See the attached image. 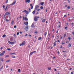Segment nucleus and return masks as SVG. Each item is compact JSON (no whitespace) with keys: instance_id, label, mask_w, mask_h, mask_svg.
Instances as JSON below:
<instances>
[{"instance_id":"f257e3e1","label":"nucleus","mask_w":74,"mask_h":74,"mask_svg":"<svg viewBox=\"0 0 74 74\" xmlns=\"http://www.w3.org/2000/svg\"><path fill=\"white\" fill-rule=\"evenodd\" d=\"M24 29L26 31H28L29 29V26H28V25L26 26Z\"/></svg>"},{"instance_id":"f03ea898","label":"nucleus","mask_w":74,"mask_h":74,"mask_svg":"<svg viewBox=\"0 0 74 74\" xmlns=\"http://www.w3.org/2000/svg\"><path fill=\"white\" fill-rule=\"evenodd\" d=\"M25 42H25V41H24L21 44H20V46H22V45L23 46V45H25Z\"/></svg>"},{"instance_id":"7ed1b4c3","label":"nucleus","mask_w":74,"mask_h":74,"mask_svg":"<svg viewBox=\"0 0 74 74\" xmlns=\"http://www.w3.org/2000/svg\"><path fill=\"white\" fill-rule=\"evenodd\" d=\"M8 42L9 43V44L13 45L15 44L14 42H10V41H8Z\"/></svg>"},{"instance_id":"20e7f679","label":"nucleus","mask_w":74,"mask_h":74,"mask_svg":"<svg viewBox=\"0 0 74 74\" xmlns=\"http://www.w3.org/2000/svg\"><path fill=\"white\" fill-rule=\"evenodd\" d=\"M3 53L1 54V56H3L4 55V53H5V51H2Z\"/></svg>"},{"instance_id":"39448f33","label":"nucleus","mask_w":74,"mask_h":74,"mask_svg":"<svg viewBox=\"0 0 74 74\" xmlns=\"http://www.w3.org/2000/svg\"><path fill=\"white\" fill-rule=\"evenodd\" d=\"M38 7H39V6L38 5H36L35 6V10H37V8H38Z\"/></svg>"},{"instance_id":"423d86ee","label":"nucleus","mask_w":74,"mask_h":74,"mask_svg":"<svg viewBox=\"0 0 74 74\" xmlns=\"http://www.w3.org/2000/svg\"><path fill=\"white\" fill-rule=\"evenodd\" d=\"M23 20H25V21H28V19H27V18H26V17H25V18L24 16H23Z\"/></svg>"},{"instance_id":"0eeeda50","label":"nucleus","mask_w":74,"mask_h":74,"mask_svg":"<svg viewBox=\"0 0 74 74\" xmlns=\"http://www.w3.org/2000/svg\"><path fill=\"white\" fill-rule=\"evenodd\" d=\"M37 20H38V18H36V17H35L34 18V21H36V22H37Z\"/></svg>"},{"instance_id":"6e6552de","label":"nucleus","mask_w":74,"mask_h":74,"mask_svg":"<svg viewBox=\"0 0 74 74\" xmlns=\"http://www.w3.org/2000/svg\"><path fill=\"white\" fill-rule=\"evenodd\" d=\"M30 1V0H26L25 2L26 3H29Z\"/></svg>"},{"instance_id":"1a4fd4ad","label":"nucleus","mask_w":74,"mask_h":74,"mask_svg":"<svg viewBox=\"0 0 74 74\" xmlns=\"http://www.w3.org/2000/svg\"><path fill=\"white\" fill-rule=\"evenodd\" d=\"M24 23L25 25H28V22H25Z\"/></svg>"},{"instance_id":"9d476101","label":"nucleus","mask_w":74,"mask_h":74,"mask_svg":"<svg viewBox=\"0 0 74 74\" xmlns=\"http://www.w3.org/2000/svg\"><path fill=\"white\" fill-rule=\"evenodd\" d=\"M9 14H10V13L8 12H6L5 13V15H9Z\"/></svg>"},{"instance_id":"9b49d317","label":"nucleus","mask_w":74,"mask_h":74,"mask_svg":"<svg viewBox=\"0 0 74 74\" xmlns=\"http://www.w3.org/2000/svg\"><path fill=\"white\" fill-rule=\"evenodd\" d=\"M16 3V1H15L14 2H13L12 4H11V5H14Z\"/></svg>"},{"instance_id":"f8f14e48","label":"nucleus","mask_w":74,"mask_h":74,"mask_svg":"<svg viewBox=\"0 0 74 74\" xmlns=\"http://www.w3.org/2000/svg\"><path fill=\"white\" fill-rule=\"evenodd\" d=\"M4 18H5V19L7 22H9V20L7 19L6 17H5Z\"/></svg>"},{"instance_id":"ddd939ff","label":"nucleus","mask_w":74,"mask_h":74,"mask_svg":"<svg viewBox=\"0 0 74 74\" xmlns=\"http://www.w3.org/2000/svg\"><path fill=\"white\" fill-rule=\"evenodd\" d=\"M44 2H43L42 3L41 2L40 3V4H41V5H44Z\"/></svg>"},{"instance_id":"4468645a","label":"nucleus","mask_w":74,"mask_h":74,"mask_svg":"<svg viewBox=\"0 0 74 74\" xmlns=\"http://www.w3.org/2000/svg\"><path fill=\"white\" fill-rule=\"evenodd\" d=\"M45 21H46V19H43L42 20V22H45Z\"/></svg>"},{"instance_id":"2eb2a0df","label":"nucleus","mask_w":74,"mask_h":74,"mask_svg":"<svg viewBox=\"0 0 74 74\" xmlns=\"http://www.w3.org/2000/svg\"><path fill=\"white\" fill-rule=\"evenodd\" d=\"M31 27H34V23H33L31 25Z\"/></svg>"},{"instance_id":"dca6fc26","label":"nucleus","mask_w":74,"mask_h":74,"mask_svg":"<svg viewBox=\"0 0 74 74\" xmlns=\"http://www.w3.org/2000/svg\"><path fill=\"white\" fill-rule=\"evenodd\" d=\"M41 39H42V38H41V37H39L38 40H41Z\"/></svg>"},{"instance_id":"f3484780","label":"nucleus","mask_w":74,"mask_h":74,"mask_svg":"<svg viewBox=\"0 0 74 74\" xmlns=\"http://www.w3.org/2000/svg\"><path fill=\"white\" fill-rule=\"evenodd\" d=\"M26 14L27 15V14H29V12H28L27 11V12H26Z\"/></svg>"},{"instance_id":"a211bd4d","label":"nucleus","mask_w":74,"mask_h":74,"mask_svg":"<svg viewBox=\"0 0 74 74\" xmlns=\"http://www.w3.org/2000/svg\"><path fill=\"white\" fill-rule=\"evenodd\" d=\"M35 12H36V10H34V11L32 12V14H35Z\"/></svg>"},{"instance_id":"6ab92c4d","label":"nucleus","mask_w":74,"mask_h":74,"mask_svg":"<svg viewBox=\"0 0 74 74\" xmlns=\"http://www.w3.org/2000/svg\"><path fill=\"white\" fill-rule=\"evenodd\" d=\"M40 8L41 10H43L44 9V8L42 6H41Z\"/></svg>"},{"instance_id":"aec40b11","label":"nucleus","mask_w":74,"mask_h":74,"mask_svg":"<svg viewBox=\"0 0 74 74\" xmlns=\"http://www.w3.org/2000/svg\"><path fill=\"white\" fill-rule=\"evenodd\" d=\"M48 69L49 70H51V67H48Z\"/></svg>"},{"instance_id":"412c9836","label":"nucleus","mask_w":74,"mask_h":74,"mask_svg":"<svg viewBox=\"0 0 74 74\" xmlns=\"http://www.w3.org/2000/svg\"><path fill=\"white\" fill-rule=\"evenodd\" d=\"M0 59L1 60L2 62H4V60H3V59L1 58Z\"/></svg>"},{"instance_id":"4be33fe9","label":"nucleus","mask_w":74,"mask_h":74,"mask_svg":"<svg viewBox=\"0 0 74 74\" xmlns=\"http://www.w3.org/2000/svg\"><path fill=\"white\" fill-rule=\"evenodd\" d=\"M53 44L54 46H56V42H54Z\"/></svg>"},{"instance_id":"5701e85b","label":"nucleus","mask_w":74,"mask_h":74,"mask_svg":"<svg viewBox=\"0 0 74 74\" xmlns=\"http://www.w3.org/2000/svg\"><path fill=\"white\" fill-rule=\"evenodd\" d=\"M68 39L69 40H71V37L70 36H69L68 37Z\"/></svg>"},{"instance_id":"b1692460","label":"nucleus","mask_w":74,"mask_h":74,"mask_svg":"<svg viewBox=\"0 0 74 74\" xmlns=\"http://www.w3.org/2000/svg\"><path fill=\"white\" fill-rule=\"evenodd\" d=\"M3 37H6V35L5 34H4L3 35V36H2Z\"/></svg>"},{"instance_id":"393cba45","label":"nucleus","mask_w":74,"mask_h":74,"mask_svg":"<svg viewBox=\"0 0 74 74\" xmlns=\"http://www.w3.org/2000/svg\"><path fill=\"white\" fill-rule=\"evenodd\" d=\"M10 56L9 55H6L5 56V58H8Z\"/></svg>"},{"instance_id":"a878e982","label":"nucleus","mask_w":74,"mask_h":74,"mask_svg":"<svg viewBox=\"0 0 74 74\" xmlns=\"http://www.w3.org/2000/svg\"><path fill=\"white\" fill-rule=\"evenodd\" d=\"M10 62V60H8L7 61H6V62Z\"/></svg>"},{"instance_id":"bb28decb","label":"nucleus","mask_w":74,"mask_h":74,"mask_svg":"<svg viewBox=\"0 0 74 74\" xmlns=\"http://www.w3.org/2000/svg\"><path fill=\"white\" fill-rule=\"evenodd\" d=\"M33 53L32 52L31 53H30V54H29V56H30V55H32V54H33Z\"/></svg>"},{"instance_id":"cd10ccee","label":"nucleus","mask_w":74,"mask_h":74,"mask_svg":"<svg viewBox=\"0 0 74 74\" xmlns=\"http://www.w3.org/2000/svg\"><path fill=\"white\" fill-rule=\"evenodd\" d=\"M7 50H8V51H10L11 50V49L8 48L7 49Z\"/></svg>"},{"instance_id":"c85d7f7f","label":"nucleus","mask_w":74,"mask_h":74,"mask_svg":"<svg viewBox=\"0 0 74 74\" xmlns=\"http://www.w3.org/2000/svg\"><path fill=\"white\" fill-rule=\"evenodd\" d=\"M14 21H12L11 23H12V25H13V24H14Z\"/></svg>"},{"instance_id":"c756f323","label":"nucleus","mask_w":74,"mask_h":74,"mask_svg":"<svg viewBox=\"0 0 74 74\" xmlns=\"http://www.w3.org/2000/svg\"><path fill=\"white\" fill-rule=\"evenodd\" d=\"M23 12H25L26 13V12H27V10H25L23 11Z\"/></svg>"},{"instance_id":"7c9ffc66","label":"nucleus","mask_w":74,"mask_h":74,"mask_svg":"<svg viewBox=\"0 0 74 74\" xmlns=\"http://www.w3.org/2000/svg\"><path fill=\"white\" fill-rule=\"evenodd\" d=\"M71 8L70 6H68L67 7L68 9H70Z\"/></svg>"},{"instance_id":"2f4dec72","label":"nucleus","mask_w":74,"mask_h":74,"mask_svg":"<svg viewBox=\"0 0 74 74\" xmlns=\"http://www.w3.org/2000/svg\"><path fill=\"white\" fill-rule=\"evenodd\" d=\"M46 12H48V8H47L46 9Z\"/></svg>"},{"instance_id":"473e14b6","label":"nucleus","mask_w":74,"mask_h":74,"mask_svg":"<svg viewBox=\"0 0 74 74\" xmlns=\"http://www.w3.org/2000/svg\"><path fill=\"white\" fill-rule=\"evenodd\" d=\"M18 71L19 73L20 72V71H21V69H19L18 70Z\"/></svg>"},{"instance_id":"72a5a7b5","label":"nucleus","mask_w":74,"mask_h":74,"mask_svg":"<svg viewBox=\"0 0 74 74\" xmlns=\"http://www.w3.org/2000/svg\"><path fill=\"white\" fill-rule=\"evenodd\" d=\"M65 29L66 30H67V27H65Z\"/></svg>"},{"instance_id":"f704fd0d","label":"nucleus","mask_w":74,"mask_h":74,"mask_svg":"<svg viewBox=\"0 0 74 74\" xmlns=\"http://www.w3.org/2000/svg\"><path fill=\"white\" fill-rule=\"evenodd\" d=\"M34 33H36V34H37V33H38V32L37 31H35L34 32Z\"/></svg>"},{"instance_id":"c9c22d12","label":"nucleus","mask_w":74,"mask_h":74,"mask_svg":"<svg viewBox=\"0 0 74 74\" xmlns=\"http://www.w3.org/2000/svg\"><path fill=\"white\" fill-rule=\"evenodd\" d=\"M12 58H15V56H12Z\"/></svg>"},{"instance_id":"e433bc0d","label":"nucleus","mask_w":74,"mask_h":74,"mask_svg":"<svg viewBox=\"0 0 74 74\" xmlns=\"http://www.w3.org/2000/svg\"><path fill=\"white\" fill-rule=\"evenodd\" d=\"M32 52V53H36V51H33V52Z\"/></svg>"},{"instance_id":"4c0bfd02","label":"nucleus","mask_w":74,"mask_h":74,"mask_svg":"<svg viewBox=\"0 0 74 74\" xmlns=\"http://www.w3.org/2000/svg\"><path fill=\"white\" fill-rule=\"evenodd\" d=\"M13 38H10V41H13Z\"/></svg>"},{"instance_id":"58836bf2","label":"nucleus","mask_w":74,"mask_h":74,"mask_svg":"<svg viewBox=\"0 0 74 74\" xmlns=\"http://www.w3.org/2000/svg\"><path fill=\"white\" fill-rule=\"evenodd\" d=\"M9 5H6V7H7V8H8V7H9Z\"/></svg>"},{"instance_id":"ea45409f","label":"nucleus","mask_w":74,"mask_h":74,"mask_svg":"<svg viewBox=\"0 0 74 74\" xmlns=\"http://www.w3.org/2000/svg\"><path fill=\"white\" fill-rule=\"evenodd\" d=\"M31 9H33V6H31Z\"/></svg>"},{"instance_id":"a19ab883","label":"nucleus","mask_w":74,"mask_h":74,"mask_svg":"<svg viewBox=\"0 0 74 74\" xmlns=\"http://www.w3.org/2000/svg\"><path fill=\"white\" fill-rule=\"evenodd\" d=\"M36 18H37V19H38V18H40V17H39V16H36Z\"/></svg>"},{"instance_id":"79ce46f5","label":"nucleus","mask_w":74,"mask_h":74,"mask_svg":"<svg viewBox=\"0 0 74 74\" xmlns=\"http://www.w3.org/2000/svg\"><path fill=\"white\" fill-rule=\"evenodd\" d=\"M8 8L7 7H6V8L5 9V11H6L7 10V9Z\"/></svg>"},{"instance_id":"37998d69","label":"nucleus","mask_w":74,"mask_h":74,"mask_svg":"<svg viewBox=\"0 0 74 74\" xmlns=\"http://www.w3.org/2000/svg\"><path fill=\"white\" fill-rule=\"evenodd\" d=\"M69 47H71V44H69Z\"/></svg>"},{"instance_id":"c03bdc74","label":"nucleus","mask_w":74,"mask_h":74,"mask_svg":"<svg viewBox=\"0 0 74 74\" xmlns=\"http://www.w3.org/2000/svg\"><path fill=\"white\" fill-rule=\"evenodd\" d=\"M47 35V32H45V36H46Z\"/></svg>"},{"instance_id":"a18cd8bd","label":"nucleus","mask_w":74,"mask_h":74,"mask_svg":"<svg viewBox=\"0 0 74 74\" xmlns=\"http://www.w3.org/2000/svg\"><path fill=\"white\" fill-rule=\"evenodd\" d=\"M14 28H16V25H14Z\"/></svg>"},{"instance_id":"49530a36","label":"nucleus","mask_w":74,"mask_h":74,"mask_svg":"<svg viewBox=\"0 0 74 74\" xmlns=\"http://www.w3.org/2000/svg\"><path fill=\"white\" fill-rule=\"evenodd\" d=\"M10 55H13V53H10Z\"/></svg>"},{"instance_id":"de8ad7c7","label":"nucleus","mask_w":74,"mask_h":74,"mask_svg":"<svg viewBox=\"0 0 74 74\" xmlns=\"http://www.w3.org/2000/svg\"><path fill=\"white\" fill-rule=\"evenodd\" d=\"M3 49V47H1V50H2V49Z\"/></svg>"},{"instance_id":"09e8293b","label":"nucleus","mask_w":74,"mask_h":74,"mask_svg":"<svg viewBox=\"0 0 74 74\" xmlns=\"http://www.w3.org/2000/svg\"><path fill=\"white\" fill-rule=\"evenodd\" d=\"M3 68V66H2L1 69H1H1H2Z\"/></svg>"},{"instance_id":"8fccbe9b","label":"nucleus","mask_w":74,"mask_h":74,"mask_svg":"<svg viewBox=\"0 0 74 74\" xmlns=\"http://www.w3.org/2000/svg\"><path fill=\"white\" fill-rule=\"evenodd\" d=\"M20 34H22V32H20Z\"/></svg>"},{"instance_id":"3c124183","label":"nucleus","mask_w":74,"mask_h":74,"mask_svg":"<svg viewBox=\"0 0 74 74\" xmlns=\"http://www.w3.org/2000/svg\"><path fill=\"white\" fill-rule=\"evenodd\" d=\"M19 32H17V35H19Z\"/></svg>"},{"instance_id":"603ef678","label":"nucleus","mask_w":74,"mask_h":74,"mask_svg":"<svg viewBox=\"0 0 74 74\" xmlns=\"http://www.w3.org/2000/svg\"><path fill=\"white\" fill-rule=\"evenodd\" d=\"M72 33L73 35H74V32H72Z\"/></svg>"},{"instance_id":"864d4df0","label":"nucleus","mask_w":74,"mask_h":74,"mask_svg":"<svg viewBox=\"0 0 74 74\" xmlns=\"http://www.w3.org/2000/svg\"><path fill=\"white\" fill-rule=\"evenodd\" d=\"M5 7V5H3V8H4Z\"/></svg>"},{"instance_id":"5fc2aeb1","label":"nucleus","mask_w":74,"mask_h":74,"mask_svg":"<svg viewBox=\"0 0 74 74\" xmlns=\"http://www.w3.org/2000/svg\"><path fill=\"white\" fill-rule=\"evenodd\" d=\"M26 36H27V34H26L25 35V37H26Z\"/></svg>"},{"instance_id":"6e6d98bb","label":"nucleus","mask_w":74,"mask_h":74,"mask_svg":"<svg viewBox=\"0 0 74 74\" xmlns=\"http://www.w3.org/2000/svg\"><path fill=\"white\" fill-rule=\"evenodd\" d=\"M40 9H38V10H37V11H40Z\"/></svg>"},{"instance_id":"4d7b16f0","label":"nucleus","mask_w":74,"mask_h":74,"mask_svg":"<svg viewBox=\"0 0 74 74\" xmlns=\"http://www.w3.org/2000/svg\"><path fill=\"white\" fill-rule=\"evenodd\" d=\"M14 37H16V35L15 34H14Z\"/></svg>"},{"instance_id":"13d9d810","label":"nucleus","mask_w":74,"mask_h":74,"mask_svg":"<svg viewBox=\"0 0 74 74\" xmlns=\"http://www.w3.org/2000/svg\"><path fill=\"white\" fill-rule=\"evenodd\" d=\"M36 14H38V12H37Z\"/></svg>"},{"instance_id":"bf43d9fd","label":"nucleus","mask_w":74,"mask_h":74,"mask_svg":"<svg viewBox=\"0 0 74 74\" xmlns=\"http://www.w3.org/2000/svg\"><path fill=\"white\" fill-rule=\"evenodd\" d=\"M29 12H30V10H31V9H29Z\"/></svg>"},{"instance_id":"052dcab7","label":"nucleus","mask_w":74,"mask_h":74,"mask_svg":"<svg viewBox=\"0 0 74 74\" xmlns=\"http://www.w3.org/2000/svg\"><path fill=\"white\" fill-rule=\"evenodd\" d=\"M6 3H8V0H7V1H6Z\"/></svg>"},{"instance_id":"680f3d73","label":"nucleus","mask_w":74,"mask_h":74,"mask_svg":"<svg viewBox=\"0 0 74 74\" xmlns=\"http://www.w3.org/2000/svg\"><path fill=\"white\" fill-rule=\"evenodd\" d=\"M16 53H13V55H14V54H15Z\"/></svg>"},{"instance_id":"e2e57ef3","label":"nucleus","mask_w":74,"mask_h":74,"mask_svg":"<svg viewBox=\"0 0 74 74\" xmlns=\"http://www.w3.org/2000/svg\"><path fill=\"white\" fill-rule=\"evenodd\" d=\"M28 36H29V37H31V35L29 34L28 35Z\"/></svg>"},{"instance_id":"0e129e2a","label":"nucleus","mask_w":74,"mask_h":74,"mask_svg":"<svg viewBox=\"0 0 74 74\" xmlns=\"http://www.w3.org/2000/svg\"><path fill=\"white\" fill-rule=\"evenodd\" d=\"M62 52H66V51H62Z\"/></svg>"},{"instance_id":"69168bd1","label":"nucleus","mask_w":74,"mask_h":74,"mask_svg":"<svg viewBox=\"0 0 74 74\" xmlns=\"http://www.w3.org/2000/svg\"><path fill=\"white\" fill-rule=\"evenodd\" d=\"M30 5L31 7H32V6H32V4H30Z\"/></svg>"},{"instance_id":"338daca9","label":"nucleus","mask_w":74,"mask_h":74,"mask_svg":"<svg viewBox=\"0 0 74 74\" xmlns=\"http://www.w3.org/2000/svg\"><path fill=\"white\" fill-rule=\"evenodd\" d=\"M74 73H73V72H71V74H73Z\"/></svg>"},{"instance_id":"774afa93","label":"nucleus","mask_w":74,"mask_h":74,"mask_svg":"<svg viewBox=\"0 0 74 74\" xmlns=\"http://www.w3.org/2000/svg\"><path fill=\"white\" fill-rule=\"evenodd\" d=\"M68 2H69V3H70V0H68Z\"/></svg>"}]
</instances>
